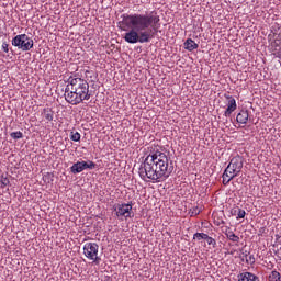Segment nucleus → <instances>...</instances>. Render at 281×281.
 Here are the masks:
<instances>
[{
  "label": "nucleus",
  "mask_w": 281,
  "mask_h": 281,
  "mask_svg": "<svg viewBox=\"0 0 281 281\" xmlns=\"http://www.w3.org/2000/svg\"><path fill=\"white\" fill-rule=\"evenodd\" d=\"M159 14L156 11L148 13L123 14L120 22L121 30L126 32L124 41L131 45L135 43H150L155 38V32L159 30Z\"/></svg>",
  "instance_id": "f257e3e1"
},
{
  "label": "nucleus",
  "mask_w": 281,
  "mask_h": 281,
  "mask_svg": "<svg viewBox=\"0 0 281 281\" xmlns=\"http://www.w3.org/2000/svg\"><path fill=\"white\" fill-rule=\"evenodd\" d=\"M159 145H150L147 148V155L138 168V175L147 183H161L172 175L170 157Z\"/></svg>",
  "instance_id": "f03ea898"
},
{
  "label": "nucleus",
  "mask_w": 281,
  "mask_h": 281,
  "mask_svg": "<svg viewBox=\"0 0 281 281\" xmlns=\"http://www.w3.org/2000/svg\"><path fill=\"white\" fill-rule=\"evenodd\" d=\"M91 90H89V82L80 77H69L65 89V100L72 106H78L82 102L91 100Z\"/></svg>",
  "instance_id": "7ed1b4c3"
},
{
  "label": "nucleus",
  "mask_w": 281,
  "mask_h": 281,
  "mask_svg": "<svg viewBox=\"0 0 281 281\" xmlns=\"http://www.w3.org/2000/svg\"><path fill=\"white\" fill-rule=\"evenodd\" d=\"M11 45L22 49V52H30L34 47V40L27 36V34H20L12 38Z\"/></svg>",
  "instance_id": "20e7f679"
},
{
  "label": "nucleus",
  "mask_w": 281,
  "mask_h": 281,
  "mask_svg": "<svg viewBox=\"0 0 281 281\" xmlns=\"http://www.w3.org/2000/svg\"><path fill=\"white\" fill-rule=\"evenodd\" d=\"M243 171V158L240 156L233 157L225 169L226 177L229 179H234V177H238Z\"/></svg>",
  "instance_id": "39448f33"
},
{
  "label": "nucleus",
  "mask_w": 281,
  "mask_h": 281,
  "mask_svg": "<svg viewBox=\"0 0 281 281\" xmlns=\"http://www.w3.org/2000/svg\"><path fill=\"white\" fill-rule=\"evenodd\" d=\"M100 251V246L97 243H86L83 245V256L88 258V260H92L94 265H100L101 258L98 256Z\"/></svg>",
  "instance_id": "423d86ee"
},
{
  "label": "nucleus",
  "mask_w": 281,
  "mask_h": 281,
  "mask_svg": "<svg viewBox=\"0 0 281 281\" xmlns=\"http://www.w3.org/2000/svg\"><path fill=\"white\" fill-rule=\"evenodd\" d=\"M113 210L115 212V216L122 221L123 218H131L133 205L131 203L114 204Z\"/></svg>",
  "instance_id": "0eeeda50"
},
{
  "label": "nucleus",
  "mask_w": 281,
  "mask_h": 281,
  "mask_svg": "<svg viewBox=\"0 0 281 281\" xmlns=\"http://www.w3.org/2000/svg\"><path fill=\"white\" fill-rule=\"evenodd\" d=\"M227 103H226V110L224 111V116L229 117L236 109H238V105L236 104V99L232 95H225Z\"/></svg>",
  "instance_id": "6e6552de"
},
{
  "label": "nucleus",
  "mask_w": 281,
  "mask_h": 281,
  "mask_svg": "<svg viewBox=\"0 0 281 281\" xmlns=\"http://www.w3.org/2000/svg\"><path fill=\"white\" fill-rule=\"evenodd\" d=\"M42 122H54V110L52 108H44L41 111Z\"/></svg>",
  "instance_id": "1a4fd4ad"
},
{
  "label": "nucleus",
  "mask_w": 281,
  "mask_h": 281,
  "mask_svg": "<svg viewBox=\"0 0 281 281\" xmlns=\"http://www.w3.org/2000/svg\"><path fill=\"white\" fill-rule=\"evenodd\" d=\"M271 49L273 56L278 58V54L281 52V34L277 35L274 41L271 43Z\"/></svg>",
  "instance_id": "9d476101"
},
{
  "label": "nucleus",
  "mask_w": 281,
  "mask_h": 281,
  "mask_svg": "<svg viewBox=\"0 0 281 281\" xmlns=\"http://www.w3.org/2000/svg\"><path fill=\"white\" fill-rule=\"evenodd\" d=\"M236 122L238 124H247V122H249V111L241 110L236 116Z\"/></svg>",
  "instance_id": "9b49d317"
},
{
  "label": "nucleus",
  "mask_w": 281,
  "mask_h": 281,
  "mask_svg": "<svg viewBox=\"0 0 281 281\" xmlns=\"http://www.w3.org/2000/svg\"><path fill=\"white\" fill-rule=\"evenodd\" d=\"M224 234H225L226 238L228 240H231L232 243H240V237H238V235L234 234V231L229 226H226Z\"/></svg>",
  "instance_id": "f8f14e48"
},
{
  "label": "nucleus",
  "mask_w": 281,
  "mask_h": 281,
  "mask_svg": "<svg viewBox=\"0 0 281 281\" xmlns=\"http://www.w3.org/2000/svg\"><path fill=\"white\" fill-rule=\"evenodd\" d=\"M85 170V160L83 161H77L70 167V172L72 175H80Z\"/></svg>",
  "instance_id": "ddd939ff"
},
{
  "label": "nucleus",
  "mask_w": 281,
  "mask_h": 281,
  "mask_svg": "<svg viewBox=\"0 0 281 281\" xmlns=\"http://www.w3.org/2000/svg\"><path fill=\"white\" fill-rule=\"evenodd\" d=\"M239 281H260V279L251 272H243L239 274Z\"/></svg>",
  "instance_id": "4468645a"
},
{
  "label": "nucleus",
  "mask_w": 281,
  "mask_h": 281,
  "mask_svg": "<svg viewBox=\"0 0 281 281\" xmlns=\"http://www.w3.org/2000/svg\"><path fill=\"white\" fill-rule=\"evenodd\" d=\"M184 49H187V52H194V49H199V44H196L194 40L188 38L184 42Z\"/></svg>",
  "instance_id": "2eb2a0df"
},
{
  "label": "nucleus",
  "mask_w": 281,
  "mask_h": 281,
  "mask_svg": "<svg viewBox=\"0 0 281 281\" xmlns=\"http://www.w3.org/2000/svg\"><path fill=\"white\" fill-rule=\"evenodd\" d=\"M269 281H281V274H280V272L273 270V271L269 274Z\"/></svg>",
  "instance_id": "dca6fc26"
},
{
  "label": "nucleus",
  "mask_w": 281,
  "mask_h": 281,
  "mask_svg": "<svg viewBox=\"0 0 281 281\" xmlns=\"http://www.w3.org/2000/svg\"><path fill=\"white\" fill-rule=\"evenodd\" d=\"M207 236L209 235L205 233H195L193 235V240H206Z\"/></svg>",
  "instance_id": "f3484780"
},
{
  "label": "nucleus",
  "mask_w": 281,
  "mask_h": 281,
  "mask_svg": "<svg viewBox=\"0 0 281 281\" xmlns=\"http://www.w3.org/2000/svg\"><path fill=\"white\" fill-rule=\"evenodd\" d=\"M7 186H10V179L8 177L1 176L0 177V188H5Z\"/></svg>",
  "instance_id": "a211bd4d"
},
{
  "label": "nucleus",
  "mask_w": 281,
  "mask_h": 281,
  "mask_svg": "<svg viewBox=\"0 0 281 281\" xmlns=\"http://www.w3.org/2000/svg\"><path fill=\"white\" fill-rule=\"evenodd\" d=\"M83 167H85V170H93L95 168V162L91 160H89L88 162L83 161Z\"/></svg>",
  "instance_id": "6ab92c4d"
},
{
  "label": "nucleus",
  "mask_w": 281,
  "mask_h": 281,
  "mask_svg": "<svg viewBox=\"0 0 281 281\" xmlns=\"http://www.w3.org/2000/svg\"><path fill=\"white\" fill-rule=\"evenodd\" d=\"M10 135L12 139H23V132L21 131L12 132Z\"/></svg>",
  "instance_id": "aec40b11"
},
{
  "label": "nucleus",
  "mask_w": 281,
  "mask_h": 281,
  "mask_svg": "<svg viewBox=\"0 0 281 281\" xmlns=\"http://www.w3.org/2000/svg\"><path fill=\"white\" fill-rule=\"evenodd\" d=\"M81 135L78 132H71L70 133V139L71 142H80Z\"/></svg>",
  "instance_id": "412c9836"
},
{
  "label": "nucleus",
  "mask_w": 281,
  "mask_h": 281,
  "mask_svg": "<svg viewBox=\"0 0 281 281\" xmlns=\"http://www.w3.org/2000/svg\"><path fill=\"white\" fill-rule=\"evenodd\" d=\"M191 216H199V214H201V209H199V206H194L191 211H190Z\"/></svg>",
  "instance_id": "4be33fe9"
},
{
  "label": "nucleus",
  "mask_w": 281,
  "mask_h": 281,
  "mask_svg": "<svg viewBox=\"0 0 281 281\" xmlns=\"http://www.w3.org/2000/svg\"><path fill=\"white\" fill-rule=\"evenodd\" d=\"M222 178H223V184L224 186H227V183H229V181H232V179H234V178H229V175L226 176L225 170H224V173H223Z\"/></svg>",
  "instance_id": "5701e85b"
},
{
  "label": "nucleus",
  "mask_w": 281,
  "mask_h": 281,
  "mask_svg": "<svg viewBox=\"0 0 281 281\" xmlns=\"http://www.w3.org/2000/svg\"><path fill=\"white\" fill-rule=\"evenodd\" d=\"M205 240H206L207 245H212L213 247H216V239H214L213 237H210V235L206 236Z\"/></svg>",
  "instance_id": "b1692460"
},
{
  "label": "nucleus",
  "mask_w": 281,
  "mask_h": 281,
  "mask_svg": "<svg viewBox=\"0 0 281 281\" xmlns=\"http://www.w3.org/2000/svg\"><path fill=\"white\" fill-rule=\"evenodd\" d=\"M246 214H247V212H245V210H241V209H239L238 211H237V221L239 220V218H244L245 216H246Z\"/></svg>",
  "instance_id": "393cba45"
},
{
  "label": "nucleus",
  "mask_w": 281,
  "mask_h": 281,
  "mask_svg": "<svg viewBox=\"0 0 281 281\" xmlns=\"http://www.w3.org/2000/svg\"><path fill=\"white\" fill-rule=\"evenodd\" d=\"M10 45L8 44V42H3L2 43V50L4 52V54H9L10 53Z\"/></svg>",
  "instance_id": "a878e982"
},
{
  "label": "nucleus",
  "mask_w": 281,
  "mask_h": 281,
  "mask_svg": "<svg viewBox=\"0 0 281 281\" xmlns=\"http://www.w3.org/2000/svg\"><path fill=\"white\" fill-rule=\"evenodd\" d=\"M238 210H240V207H238V206L232 209V211H231L232 216H236V214H238Z\"/></svg>",
  "instance_id": "bb28decb"
},
{
  "label": "nucleus",
  "mask_w": 281,
  "mask_h": 281,
  "mask_svg": "<svg viewBox=\"0 0 281 281\" xmlns=\"http://www.w3.org/2000/svg\"><path fill=\"white\" fill-rule=\"evenodd\" d=\"M215 225H225V221L215 222Z\"/></svg>",
  "instance_id": "cd10ccee"
},
{
  "label": "nucleus",
  "mask_w": 281,
  "mask_h": 281,
  "mask_svg": "<svg viewBox=\"0 0 281 281\" xmlns=\"http://www.w3.org/2000/svg\"><path fill=\"white\" fill-rule=\"evenodd\" d=\"M0 36H1V32H0Z\"/></svg>",
  "instance_id": "c85d7f7f"
}]
</instances>
